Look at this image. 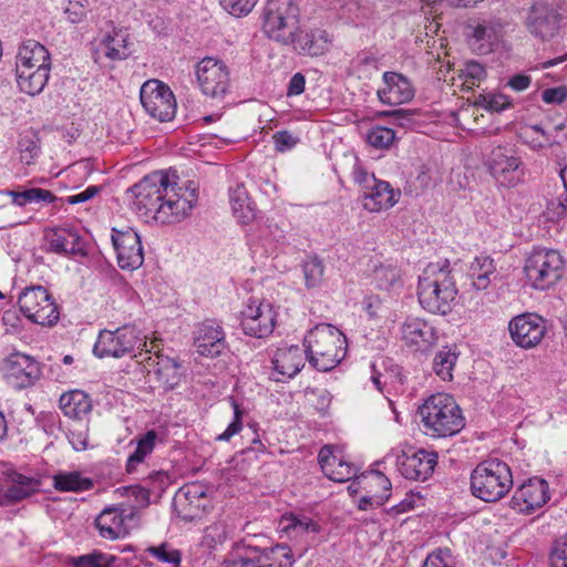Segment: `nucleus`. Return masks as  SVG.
<instances>
[{
    "label": "nucleus",
    "mask_w": 567,
    "mask_h": 567,
    "mask_svg": "<svg viewBox=\"0 0 567 567\" xmlns=\"http://www.w3.org/2000/svg\"><path fill=\"white\" fill-rule=\"evenodd\" d=\"M130 192L134 197L136 212L161 224L181 221L189 215L197 202L194 190L188 196L181 195L163 172L145 176Z\"/></svg>",
    "instance_id": "nucleus-1"
},
{
    "label": "nucleus",
    "mask_w": 567,
    "mask_h": 567,
    "mask_svg": "<svg viewBox=\"0 0 567 567\" xmlns=\"http://www.w3.org/2000/svg\"><path fill=\"white\" fill-rule=\"evenodd\" d=\"M457 292L447 260L429 264L419 277L417 299L421 307L431 313H450L456 305Z\"/></svg>",
    "instance_id": "nucleus-2"
},
{
    "label": "nucleus",
    "mask_w": 567,
    "mask_h": 567,
    "mask_svg": "<svg viewBox=\"0 0 567 567\" xmlns=\"http://www.w3.org/2000/svg\"><path fill=\"white\" fill-rule=\"evenodd\" d=\"M419 413L425 433L434 437L453 436L465 426L461 408L446 393L429 396L419 408Z\"/></svg>",
    "instance_id": "nucleus-3"
},
{
    "label": "nucleus",
    "mask_w": 567,
    "mask_h": 567,
    "mask_svg": "<svg viewBox=\"0 0 567 567\" xmlns=\"http://www.w3.org/2000/svg\"><path fill=\"white\" fill-rule=\"evenodd\" d=\"M343 333L331 324H318L305 337L306 354L310 364L319 371L337 367L347 352Z\"/></svg>",
    "instance_id": "nucleus-4"
},
{
    "label": "nucleus",
    "mask_w": 567,
    "mask_h": 567,
    "mask_svg": "<svg viewBox=\"0 0 567 567\" xmlns=\"http://www.w3.org/2000/svg\"><path fill=\"white\" fill-rule=\"evenodd\" d=\"M513 487V476L509 466L497 458L487 460L472 471V494L484 502H497Z\"/></svg>",
    "instance_id": "nucleus-5"
},
{
    "label": "nucleus",
    "mask_w": 567,
    "mask_h": 567,
    "mask_svg": "<svg viewBox=\"0 0 567 567\" xmlns=\"http://www.w3.org/2000/svg\"><path fill=\"white\" fill-rule=\"evenodd\" d=\"M565 265V258L559 250L534 248L525 259L526 284L535 290H548L564 277Z\"/></svg>",
    "instance_id": "nucleus-6"
},
{
    "label": "nucleus",
    "mask_w": 567,
    "mask_h": 567,
    "mask_svg": "<svg viewBox=\"0 0 567 567\" xmlns=\"http://www.w3.org/2000/svg\"><path fill=\"white\" fill-rule=\"evenodd\" d=\"M262 30L284 45L296 41L299 31V9L293 0H268L262 12Z\"/></svg>",
    "instance_id": "nucleus-7"
},
{
    "label": "nucleus",
    "mask_w": 567,
    "mask_h": 567,
    "mask_svg": "<svg viewBox=\"0 0 567 567\" xmlns=\"http://www.w3.org/2000/svg\"><path fill=\"white\" fill-rule=\"evenodd\" d=\"M142 346L146 347L145 336H142L141 331L134 327L124 326L114 331H101L93 352L99 358H122Z\"/></svg>",
    "instance_id": "nucleus-8"
},
{
    "label": "nucleus",
    "mask_w": 567,
    "mask_h": 567,
    "mask_svg": "<svg viewBox=\"0 0 567 567\" xmlns=\"http://www.w3.org/2000/svg\"><path fill=\"white\" fill-rule=\"evenodd\" d=\"M20 311L33 323L52 327L60 312L52 296L41 286L24 289L18 300Z\"/></svg>",
    "instance_id": "nucleus-9"
},
{
    "label": "nucleus",
    "mask_w": 567,
    "mask_h": 567,
    "mask_svg": "<svg viewBox=\"0 0 567 567\" xmlns=\"http://www.w3.org/2000/svg\"><path fill=\"white\" fill-rule=\"evenodd\" d=\"M141 103L145 111L161 122L171 121L175 116L176 101L171 89L157 80L145 82L140 92Z\"/></svg>",
    "instance_id": "nucleus-10"
},
{
    "label": "nucleus",
    "mask_w": 567,
    "mask_h": 567,
    "mask_svg": "<svg viewBox=\"0 0 567 567\" xmlns=\"http://www.w3.org/2000/svg\"><path fill=\"white\" fill-rule=\"evenodd\" d=\"M277 313L270 302L250 299L241 311L240 324L247 336L265 338L272 333Z\"/></svg>",
    "instance_id": "nucleus-11"
},
{
    "label": "nucleus",
    "mask_w": 567,
    "mask_h": 567,
    "mask_svg": "<svg viewBox=\"0 0 567 567\" xmlns=\"http://www.w3.org/2000/svg\"><path fill=\"white\" fill-rule=\"evenodd\" d=\"M486 166L499 186L512 188L523 179L522 161L509 148L495 147L486 162Z\"/></svg>",
    "instance_id": "nucleus-12"
},
{
    "label": "nucleus",
    "mask_w": 567,
    "mask_h": 567,
    "mask_svg": "<svg viewBox=\"0 0 567 567\" xmlns=\"http://www.w3.org/2000/svg\"><path fill=\"white\" fill-rule=\"evenodd\" d=\"M197 82L205 95L224 96L229 86V71L226 64L214 58H204L196 65Z\"/></svg>",
    "instance_id": "nucleus-13"
},
{
    "label": "nucleus",
    "mask_w": 567,
    "mask_h": 567,
    "mask_svg": "<svg viewBox=\"0 0 567 567\" xmlns=\"http://www.w3.org/2000/svg\"><path fill=\"white\" fill-rule=\"evenodd\" d=\"M112 243L117 255L120 268L132 271L143 265L144 252L141 238L133 228H113Z\"/></svg>",
    "instance_id": "nucleus-14"
},
{
    "label": "nucleus",
    "mask_w": 567,
    "mask_h": 567,
    "mask_svg": "<svg viewBox=\"0 0 567 567\" xmlns=\"http://www.w3.org/2000/svg\"><path fill=\"white\" fill-rule=\"evenodd\" d=\"M549 501L548 483L538 477L523 483L511 498V507L522 514H532Z\"/></svg>",
    "instance_id": "nucleus-15"
},
{
    "label": "nucleus",
    "mask_w": 567,
    "mask_h": 567,
    "mask_svg": "<svg viewBox=\"0 0 567 567\" xmlns=\"http://www.w3.org/2000/svg\"><path fill=\"white\" fill-rule=\"evenodd\" d=\"M508 329L513 341L520 348L530 349L540 343L546 333V324L542 317L525 313L513 318Z\"/></svg>",
    "instance_id": "nucleus-16"
},
{
    "label": "nucleus",
    "mask_w": 567,
    "mask_h": 567,
    "mask_svg": "<svg viewBox=\"0 0 567 567\" xmlns=\"http://www.w3.org/2000/svg\"><path fill=\"white\" fill-rule=\"evenodd\" d=\"M437 464V454L419 450L412 453L403 452L398 456V470L408 480L425 481L427 480Z\"/></svg>",
    "instance_id": "nucleus-17"
},
{
    "label": "nucleus",
    "mask_w": 567,
    "mask_h": 567,
    "mask_svg": "<svg viewBox=\"0 0 567 567\" xmlns=\"http://www.w3.org/2000/svg\"><path fill=\"white\" fill-rule=\"evenodd\" d=\"M41 373L40 363L27 354L14 353L6 362V377L18 389L33 385Z\"/></svg>",
    "instance_id": "nucleus-18"
},
{
    "label": "nucleus",
    "mask_w": 567,
    "mask_h": 567,
    "mask_svg": "<svg viewBox=\"0 0 567 567\" xmlns=\"http://www.w3.org/2000/svg\"><path fill=\"white\" fill-rule=\"evenodd\" d=\"M559 13L545 2L534 3L526 18L528 31L542 40L553 38L559 29Z\"/></svg>",
    "instance_id": "nucleus-19"
},
{
    "label": "nucleus",
    "mask_w": 567,
    "mask_h": 567,
    "mask_svg": "<svg viewBox=\"0 0 567 567\" xmlns=\"http://www.w3.org/2000/svg\"><path fill=\"white\" fill-rule=\"evenodd\" d=\"M436 339L435 329L422 318L409 317L401 326V340L415 351L429 350Z\"/></svg>",
    "instance_id": "nucleus-20"
},
{
    "label": "nucleus",
    "mask_w": 567,
    "mask_h": 567,
    "mask_svg": "<svg viewBox=\"0 0 567 567\" xmlns=\"http://www.w3.org/2000/svg\"><path fill=\"white\" fill-rule=\"evenodd\" d=\"M383 87L378 89L377 95L381 103L399 105L410 102L414 97V87L411 81L398 72H384Z\"/></svg>",
    "instance_id": "nucleus-21"
},
{
    "label": "nucleus",
    "mask_w": 567,
    "mask_h": 567,
    "mask_svg": "<svg viewBox=\"0 0 567 567\" xmlns=\"http://www.w3.org/2000/svg\"><path fill=\"white\" fill-rule=\"evenodd\" d=\"M400 197L388 182L379 181L374 176L365 181L362 194L363 207L372 213L389 209L394 206Z\"/></svg>",
    "instance_id": "nucleus-22"
},
{
    "label": "nucleus",
    "mask_w": 567,
    "mask_h": 567,
    "mask_svg": "<svg viewBox=\"0 0 567 567\" xmlns=\"http://www.w3.org/2000/svg\"><path fill=\"white\" fill-rule=\"evenodd\" d=\"M130 55L128 37L117 29L104 33L95 43L94 60L96 62L106 58L111 61L124 60Z\"/></svg>",
    "instance_id": "nucleus-23"
},
{
    "label": "nucleus",
    "mask_w": 567,
    "mask_h": 567,
    "mask_svg": "<svg viewBox=\"0 0 567 567\" xmlns=\"http://www.w3.org/2000/svg\"><path fill=\"white\" fill-rule=\"evenodd\" d=\"M45 240L51 251L65 255H85L83 238L73 229L55 227L45 230Z\"/></svg>",
    "instance_id": "nucleus-24"
},
{
    "label": "nucleus",
    "mask_w": 567,
    "mask_h": 567,
    "mask_svg": "<svg viewBox=\"0 0 567 567\" xmlns=\"http://www.w3.org/2000/svg\"><path fill=\"white\" fill-rule=\"evenodd\" d=\"M206 492L199 484L193 483L182 487L174 497V506L185 520L194 519L204 508Z\"/></svg>",
    "instance_id": "nucleus-25"
},
{
    "label": "nucleus",
    "mask_w": 567,
    "mask_h": 567,
    "mask_svg": "<svg viewBox=\"0 0 567 567\" xmlns=\"http://www.w3.org/2000/svg\"><path fill=\"white\" fill-rule=\"evenodd\" d=\"M131 518L121 506L107 507L96 517L95 526L100 535L106 539H117L127 533L126 519Z\"/></svg>",
    "instance_id": "nucleus-26"
},
{
    "label": "nucleus",
    "mask_w": 567,
    "mask_h": 567,
    "mask_svg": "<svg viewBox=\"0 0 567 567\" xmlns=\"http://www.w3.org/2000/svg\"><path fill=\"white\" fill-rule=\"evenodd\" d=\"M360 483L370 487L371 492V494L361 497L359 503L360 509L367 511L372 506H381L388 501L390 496L389 492L391 489V482L381 472L372 471L368 475H362L359 477V482L357 484Z\"/></svg>",
    "instance_id": "nucleus-27"
},
{
    "label": "nucleus",
    "mask_w": 567,
    "mask_h": 567,
    "mask_svg": "<svg viewBox=\"0 0 567 567\" xmlns=\"http://www.w3.org/2000/svg\"><path fill=\"white\" fill-rule=\"evenodd\" d=\"M291 44L299 54L320 56L329 50L331 38L326 30L315 28L297 32L296 41Z\"/></svg>",
    "instance_id": "nucleus-28"
},
{
    "label": "nucleus",
    "mask_w": 567,
    "mask_h": 567,
    "mask_svg": "<svg viewBox=\"0 0 567 567\" xmlns=\"http://www.w3.org/2000/svg\"><path fill=\"white\" fill-rule=\"evenodd\" d=\"M194 344L200 355L218 357L226 348L225 333L218 326L203 323L196 331Z\"/></svg>",
    "instance_id": "nucleus-29"
},
{
    "label": "nucleus",
    "mask_w": 567,
    "mask_h": 567,
    "mask_svg": "<svg viewBox=\"0 0 567 567\" xmlns=\"http://www.w3.org/2000/svg\"><path fill=\"white\" fill-rule=\"evenodd\" d=\"M324 475L334 482H347L355 475V468L341 456L333 453L332 447L323 446L318 455Z\"/></svg>",
    "instance_id": "nucleus-30"
},
{
    "label": "nucleus",
    "mask_w": 567,
    "mask_h": 567,
    "mask_svg": "<svg viewBox=\"0 0 567 567\" xmlns=\"http://www.w3.org/2000/svg\"><path fill=\"white\" fill-rule=\"evenodd\" d=\"M16 68L27 66L30 69L51 70L50 53L44 45L35 40L23 42L18 50Z\"/></svg>",
    "instance_id": "nucleus-31"
},
{
    "label": "nucleus",
    "mask_w": 567,
    "mask_h": 567,
    "mask_svg": "<svg viewBox=\"0 0 567 567\" xmlns=\"http://www.w3.org/2000/svg\"><path fill=\"white\" fill-rule=\"evenodd\" d=\"M502 24L495 20H484L473 28L470 44L481 54L489 53L502 35Z\"/></svg>",
    "instance_id": "nucleus-32"
},
{
    "label": "nucleus",
    "mask_w": 567,
    "mask_h": 567,
    "mask_svg": "<svg viewBox=\"0 0 567 567\" xmlns=\"http://www.w3.org/2000/svg\"><path fill=\"white\" fill-rule=\"evenodd\" d=\"M290 549L286 546H276L258 558H239L231 567H291Z\"/></svg>",
    "instance_id": "nucleus-33"
},
{
    "label": "nucleus",
    "mask_w": 567,
    "mask_h": 567,
    "mask_svg": "<svg viewBox=\"0 0 567 567\" xmlns=\"http://www.w3.org/2000/svg\"><path fill=\"white\" fill-rule=\"evenodd\" d=\"M275 370L281 375L291 378L303 367L302 351L298 346L279 348L272 359Z\"/></svg>",
    "instance_id": "nucleus-34"
},
{
    "label": "nucleus",
    "mask_w": 567,
    "mask_h": 567,
    "mask_svg": "<svg viewBox=\"0 0 567 567\" xmlns=\"http://www.w3.org/2000/svg\"><path fill=\"white\" fill-rule=\"evenodd\" d=\"M17 83L22 92L34 96L43 91L50 78V70L16 68Z\"/></svg>",
    "instance_id": "nucleus-35"
},
{
    "label": "nucleus",
    "mask_w": 567,
    "mask_h": 567,
    "mask_svg": "<svg viewBox=\"0 0 567 567\" xmlns=\"http://www.w3.org/2000/svg\"><path fill=\"white\" fill-rule=\"evenodd\" d=\"M229 202L233 214L239 223L249 224L255 219L256 209L244 185L238 184L229 190Z\"/></svg>",
    "instance_id": "nucleus-36"
},
{
    "label": "nucleus",
    "mask_w": 567,
    "mask_h": 567,
    "mask_svg": "<svg viewBox=\"0 0 567 567\" xmlns=\"http://www.w3.org/2000/svg\"><path fill=\"white\" fill-rule=\"evenodd\" d=\"M11 485L7 488L9 505L20 502L39 491L40 481L12 472L8 475Z\"/></svg>",
    "instance_id": "nucleus-37"
},
{
    "label": "nucleus",
    "mask_w": 567,
    "mask_h": 567,
    "mask_svg": "<svg viewBox=\"0 0 567 567\" xmlns=\"http://www.w3.org/2000/svg\"><path fill=\"white\" fill-rule=\"evenodd\" d=\"M3 193L11 197L12 204L18 207H24L28 204H52L56 200V196L51 190L38 187L6 189Z\"/></svg>",
    "instance_id": "nucleus-38"
},
{
    "label": "nucleus",
    "mask_w": 567,
    "mask_h": 567,
    "mask_svg": "<svg viewBox=\"0 0 567 567\" xmlns=\"http://www.w3.org/2000/svg\"><path fill=\"white\" fill-rule=\"evenodd\" d=\"M60 409L63 413L72 419H80L91 411V400L80 390H73L63 393L60 396Z\"/></svg>",
    "instance_id": "nucleus-39"
},
{
    "label": "nucleus",
    "mask_w": 567,
    "mask_h": 567,
    "mask_svg": "<svg viewBox=\"0 0 567 567\" xmlns=\"http://www.w3.org/2000/svg\"><path fill=\"white\" fill-rule=\"evenodd\" d=\"M496 267L489 256H478L471 265L473 287L476 290H486L491 284V276H495Z\"/></svg>",
    "instance_id": "nucleus-40"
},
{
    "label": "nucleus",
    "mask_w": 567,
    "mask_h": 567,
    "mask_svg": "<svg viewBox=\"0 0 567 567\" xmlns=\"http://www.w3.org/2000/svg\"><path fill=\"white\" fill-rule=\"evenodd\" d=\"M155 364L154 374L158 383L166 390L173 389L179 382V365L168 357L159 358Z\"/></svg>",
    "instance_id": "nucleus-41"
},
{
    "label": "nucleus",
    "mask_w": 567,
    "mask_h": 567,
    "mask_svg": "<svg viewBox=\"0 0 567 567\" xmlns=\"http://www.w3.org/2000/svg\"><path fill=\"white\" fill-rule=\"evenodd\" d=\"M54 487L61 492L87 491L93 486L90 478L83 477L78 472L58 473L53 476Z\"/></svg>",
    "instance_id": "nucleus-42"
},
{
    "label": "nucleus",
    "mask_w": 567,
    "mask_h": 567,
    "mask_svg": "<svg viewBox=\"0 0 567 567\" xmlns=\"http://www.w3.org/2000/svg\"><path fill=\"white\" fill-rule=\"evenodd\" d=\"M373 280L380 289L389 290L402 286V274L392 264H380L374 267Z\"/></svg>",
    "instance_id": "nucleus-43"
},
{
    "label": "nucleus",
    "mask_w": 567,
    "mask_h": 567,
    "mask_svg": "<svg viewBox=\"0 0 567 567\" xmlns=\"http://www.w3.org/2000/svg\"><path fill=\"white\" fill-rule=\"evenodd\" d=\"M157 434L155 431H148L138 442L132 455L128 456L126 463V471L128 473L135 472L138 464H141L146 455L152 453L155 446Z\"/></svg>",
    "instance_id": "nucleus-44"
},
{
    "label": "nucleus",
    "mask_w": 567,
    "mask_h": 567,
    "mask_svg": "<svg viewBox=\"0 0 567 567\" xmlns=\"http://www.w3.org/2000/svg\"><path fill=\"white\" fill-rule=\"evenodd\" d=\"M456 361L457 353L451 349L444 348L435 354L433 360V370L443 381H451Z\"/></svg>",
    "instance_id": "nucleus-45"
},
{
    "label": "nucleus",
    "mask_w": 567,
    "mask_h": 567,
    "mask_svg": "<svg viewBox=\"0 0 567 567\" xmlns=\"http://www.w3.org/2000/svg\"><path fill=\"white\" fill-rule=\"evenodd\" d=\"M281 530L295 535L316 533L317 525L308 517H298L293 514L282 516L280 520Z\"/></svg>",
    "instance_id": "nucleus-46"
},
{
    "label": "nucleus",
    "mask_w": 567,
    "mask_h": 567,
    "mask_svg": "<svg viewBox=\"0 0 567 567\" xmlns=\"http://www.w3.org/2000/svg\"><path fill=\"white\" fill-rule=\"evenodd\" d=\"M227 538V526L223 522H215L204 529L200 546L207 550L216 549Z\"/></svg>",
    "instance_id": "nucleus-47"
},
{
    "label": "nucleus",
    "mask_w": 567,
    "mask_h": 567,
    "mask_svg": "<svg viewBox=\"0 0 567 567\" xmlns=\"http://www.w3.org/2000/svg\"><path fill=\"white\" fill-rule=\"evenodd\" d=\"M520 137L533 150L553 145L550 136L539 125L526 126L520 132Z\"/></svg>",
    "instance_id": "nucleus-48"
},
{
    "label": "nucleus",
    "mask_w": 567,
    "mask_h": 567,
    "mask_svg": "<svg viewBox=\"0 0 567 567\" xmlns=\"http://www.w3.org/2000/svg\"><path fill=\"white\" fill-rule=\"evenodd\" d=\"M18 151L22 163L33 164L40 154L39 138L33 133L21 136L18 142Z\"/></svg>",
    "instance_id": "nucleus-49"
},
{
    "label": "nucleus",
    "mask_w": 567,
    "mask_h": 567,
    "mask_svg": "<svg viewBox=\"0 0 567 567\" xmlns=\"http://www.w3.org/2000/svg\"><path fill=\"white\" fill-rule=\"evenodd\" d=\"M460 76L464 78L467 86H476L486 78V70L483 64L476 61H466L458 70Z\"/></svg>",
    "instance_id": "nucleus-50"
},
{
    "label": "nucleus",
    "mask_w": 567,
    "mask_h": 567,
    "mask_svg": "<svg viewBox=\"0 0 567 567\" xmlns=\"http://www.w3.org/2000/svg\"><path fill=\"white\" fill-rule=\"evenodd\" d=\"M395 140L393 130L385 126L372 127L367 134V142L375 148H386Z\"/></svg>",
    "instance_id": "nucleus-51"
},
{
    "label": "nucleus",
    "mask_w": 567,
    "mask_h": 567,
    "mask_svg": "<svg viewBox=\"0 0 567 567\" xmlns=\"http://www.w3.org/2000/svg\"><path fill=\"white\" fill-rule=\"evenodd\" d=\"M115 560L114 556L93 551L73 559L75 567H110Z\"/></svg>",
    "instance_id": "nucleus-52"
},
{
    "label": "nucleus",
    "mask_w": 567,
    "mask_h": 567,
    "mask_svg": "<svg viewBox=\"0 0 567 567\" xmlns=\"http://www.w3.org/2000/svg\"><path fill=\"white\" fill-rule=\"evenodd\" d=\"M147 553H150V555H152L157 560L171 564L174 567H178L182 559L181 551L171 548L167 544L152 546L147 549Z\"/></svg>",
    "instance_id": "nucleus-53"
},
{
    "label": "nucleus",
    "mask_w": 567,
    "mask_h": 567,
    "mask_svg": "<svg viewBox=\"0 0 567 567\" xmlns=\"http://www.w3.org/2000/svg\"><path fill=\"white\" fill-rule=\"evenodd\" d=\"M324 267L318 258H310L303 265L305 279L308 287H316L322 279Z\"/></svg>",
    "instance_id": "nucleus-54"
},
{
    "label": "nucleus",
    "mask_w": 567,
    "mask_h": 567,
    "mask_svg": "<svg viewBox=\"0 0 567 567\" xmlns=\"http://www.w3.org/2000/svg\"><path fill=\"white\" fill-rule=\"evenodd\" d=\"M257 2L258 0H220L221 7L235 17L247 16Z\"/></svg>",
    "instance_id": "nucleus-55"
},
{
    "label": "nucleus",
    "mask_w": 567,
    "mask_h": 567,
    "mask_svg": "<svg viewBox=\"0 0 567 567\" xmlns=\"http://www.w3.org/2000/svg\"><path fill=\"white\" fill-rule=\"evenodd\" d=\"M87 7L89 0H70L64 13L71 23H80L86 17Z\"/></svg>",
    "instance_id": "nucleus-56"
},
{
    "label": "nucleus",
    "mask_w": 567,
    "mask_h": 567,
    "mask_svg": "<svg viewBox=\"0 0 567 567\" xmlns=\"http://www.w3.org/2000/svg\"><path fill=\"white\" fill-rule=\"evenodd\" d=\"M547 220L556 221L567 215V198H554L548 200L544 212Z\"/></svg>",
    "instance_id": "nucleus-57"
},
{
    "label": "nucleus",
    "mask_w": 567,
    "mask_h": 567,
    "mask_svg": "<svg viewBox=\"0 0 567 567\" xmlns=\"http://www.w3.org/2000/svg\"><path fill=\"white\" fill-rule=\"evenodd\" d=\"M482 105L488 111L501 112L511 107L512 101L503 93L487 94L482 97Z\"/></svg>",
    "instance_id": "nucleus-58"
},
{
    "label": "nucleus",
    "mask_w": 567,
    "mask_h": 567,
    "mask_svg": "<svg viewBox=\"0 0 567 567\" xmlns=\"http://www.w3.org/2000/svg\"><path fill=\"white\" fill-rule=\"evenodd\" d=\"M550 564L553 567H567V534L555 542Z\"/></svg>",
    "instance_id": "nucleus-59"
},
{
    "label": "nucleus",
    "mask_w": 567,
    "mask_h": 567,
    "mask_svg": "<svg viewBox=\"0 0 567 567\" xmlns=\"http://www.w3.org/2000/svg\"><path fill=\"white\" fill-rule=\"evenodd\" d=\"M422 567H452V557L449 549H437L431 553Z\"/></svg>",
    "instance_id": "nucleus-60"
},
{
    "label": "nucleus",
    "mask_w": 567,
    "mask_h": 567,
    "mask_svg": "<svg viewBox=\"0 0 567 567\" xmlns=\"http://www.w3.org/2000/svg\"><path fill=\"white\" fill-rule=\"evenodd\" d=\"M542 99L546 104H561L567 100V87L560 85L546 89L542 92Z\"/></svg>",
    "instance_id": "nucleus-61"
},
{
    "label": "nucleus",
    "mask_w": 567,
    "mask_h": 567,
    "mask_svg": "<svg viewBox=\"0 0 567 567\" xmlns=\"http://www.w3.org/2000/svg\"><path fill=\"white\" fill-rule=\"evenodd\" d=\"M274 142L277 151L285 152L297 144V138L287 131H280L274 135Z\"/></svg>",
    "instance_id": "nucleus-62"
},
{
    "label": "nucleus",
    "mask_w": 567,
    "mask_h": 567,
    "mask_svg": "<svg viewBox=\"0 0 567 567\" xmlns=\"http://www.w3.org/2000/svg\"><path fill=\"white\" fill-rule=\"evenodd\" d=\"M89 435L85 429H75L70 432L69 441L74 450L82 451L87 447Z\"/></svg>",
    "instance_id": "nucleus-63"
},
{
    "label": "nucleus",
    "mask_w": 567,
    "mask_h": 567,
    "mask_svg": "<svg viewBox=\"0 0 567 567\" xmlns=\"http://www.w3.org/2000/svg\"><path fill=\"white\" fill-rule=\"evenodd\" d=\"M532 84V78L527 74H515L507 81V86L515 92H523L527 90Z\"/></svg>",
    "instance_id": "nucleus-64"
}]
</instances>
